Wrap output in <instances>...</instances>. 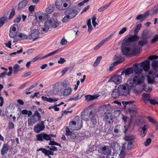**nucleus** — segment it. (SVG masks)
Returning a JSON list of instances; mask_svg holds the SVG:
<instances>
[{"mask_svg":"<svg viewBox=\"0 0 158 158\" xmlns=\"http://www.w3.org/2000/svg\"><path fill=\"white\" fill-rule=\"evenodd\" d=\"M123 40L121 47L122 53L123 55H127L129 52L133 55L139 53L143 46L147 43V40Z\"/></svg>","mask_w":158,"mask_h":158,"instance_id":"obj_1","label":"nucleus"},{"mask_svg":"<svg viewBox=\"0 0 158 158\" xmlns=\"http://www.w3.org/2000/svg\"><path fill=\"white\" fill-rule=\"evenodd\" d=\"M144 77L143 75L132 74L127 81V85L130 88L135 87L137 85H140L143 81Z\"/></svg>","mask_w":158,"mask_h":158,"instance_id":"obj_2","label":"nucleus"},{"mask_svg":"<svg viewBox=\"0 0 158 158\" xmlns=\"http://www.w3.org/2000/svg\"><path fill=\"white\" fill-rule=\"evenodd\" d=\"M152 64L154 70L152 71H150L149 72V75L147 76L148 81L149 84H153L156 82L155 78H158V70L156 69L158 68V61L153 60Z\"/></svg>","mask_w":158,"mask_h":158,"instance_id":"obj_3","label":"nucleus"},{"mask_svg":"<svg viewBox=\"0 0 158 158\" xmlns=\"http://www.w3.org/2000/svg\"><path fill=\"white\" fill-rule=\"evenodd\" d=\"M149 61L148 60H145L142 62L140 64H135L133 65V68L135 74L138 75H142L143 70L145 71H148L150 69Z\"/></svg>","mask_w":158,"mask_h":158,"instance_id":"obj_4","label":"nucleus"},{"mask_svg":"<svg viewBox=\"0 0 158 158\" xmlns=\"http://www.w3.org/2000/svg\"><path fill=\"white\" fill-rule=\"evenodd\" d=\"M58 25V23L56 22L54 19L52 18L48 19L44 23V27L42 28V34L46 33L51 27L56 28Z\"/></svg>","mask_w":158,"mask_h":158,"instance_id":"obj_5","label":"nucleus"},{"mask_svg":"<svg viewBox=\"0 0 158 158\" xmlns=\"http://www.w3.org/2000/svg\"><path fill=\"white\" fill-rule=\"evenodd\" d=\"M41 118L40 113L37 110H35L31 117L28 119V125H33L35 123L40 121Z\"/></svg>","mask_w":158,"mask_h":158,"instance_id":"obj_6","label":"nucleus"},{"mask_svg":"<svg viewBox=\"0 0 158 158\" xmlns=\"http://www.w3.org/2000/svg\"><path fill=\"white\" fill-rule=\"evenodd\" d=\"M80 11L78 8L76 6H73L68 7L64 13L65 14H68L72 19L75 17L78 14Z\"/></svg>","mask_w":158,"mask_h":158,"instance_id":"obj_7","label":"nucleus"},{"mask_svg":"<svg viewBox=\"0 0 158 158\" xmlns=\"http://www.w3.org/2000/svg\"><path fill=\"white\" fill-rule=\"evenodd\" d=\"M120 95L124 96H127L130 94L131 88L128 87L127 84L120 85L117 87Z\"/></svg>","mask_w":158,"mask_h":158,"instance_id":"obj_8","label":"nucleus"},{"mask_svg":"<svg viewBox=\"0 0 158 158\" xmlns=\"http://www.w3.org/2000/svg\"><path fill=\"white\" fill-rule=\"evenodd\" d=\"M114 60L117 61L111 64L109 67V70L112 71V69L114 66L121 63L124 61L125 59L123 57L121 54H116L114 58Z\"/></svg>","mask_w":158,"mask_h":158,"instance_id":"obj_9","label":"nucleus"},{"mask_svg":"<svg viewBox=\"0 0 158 158\" xmlns=\"http://www.w3.org/2000/svg\"><path fill=\"white\" fill-rule=\"evenodd\" d=\"M93 113L92 111L90 110H83L81 115L82 119L85 121L89 120Z\"/></svg>","mask_w":158,"mask_h":158,"instance_id":"obj_10","label":"nucleus"},{"mask_svg":"<svg viewBox=\"0 0 158 158\" xmlns=\"http://www.w3.org/2000/svg\"><path fill=\"white\" fill-rule=\"evenodd\" d=\"M100 152L105 155L109 156L110 155L111 153V149L110 146H104L101 147L100 149Z\"/></svg>","mask_w":158,"mask_h":158,"instance_id":"obj_11","label":"nucleus"},{"mask_svg":"<svg viewBox=\"0 0 158 158\" xmlns=\"http://www.w3.org/2000/svg\"><path fill=\"white\" fill-rule=\"evenodd\" d=\"M36 140L42 141L44 139L47 141H50V136L49 135L45 133H41V134L36 135Z\"/></svg>","mask_w":158,"mask_h":158,"instance_id":"obj_12","label":"nucleus"},{"mask_svg":"<svg viewBox=\"0 0 158 158\" xmlns=\"http://www.w3.org/2000/svg\"><path fill=\"white\" fill-rule=\"evenodd\" d=\"M150 127V125L148 124H145L143 125V127H139V134L142 137H144L146 134L148 128Z\"/></svg>","mask_w":158,"mask_h":158,"instance_id":"obj_13","label":"nucleus"},{"mask_svg":"<svg viewBox=\"0 0 158 158\" xmlns=\"http://www.w3.org/2000/svg\"><path fill=\"white\" fill-rule=\"evenodd\" d=\"M122 75H116L112 77L109 80L108 82H113L115 84H118L120 83L122 81Z\"/></svg>","mask_w":158,"mask_h":158,"instance_id":"obj_14","label":"nucleus"},{"mask_svg":"<svg viewBox=\"0 0 158 158\" xmlns=\"http://www.w3.org/2000/svg\"><path fill=\"white\" fill-rule=\"evenodd\" d=\"M44 128V121H41L40 123H38L36 126H35L34 131L35 132L38 133L42 131Z\"/></svg>","mask_w":158,"mask_h":158,"instance_id":"obj_15","label":"nucleus"},{"mask_svg":"<svg viewBox=\"0 0 158 158\" xmlns=\"http://www.w3.org/2000/svg\"><path fill=\"white\" fill-rule=\"evenodd\" d=\"M152 35L151 32L148 30H143L141 34V37L142 40H146L150 38Z\"/></svg>","mask_w":158,"mask_h":158,"instance_id":"obj_16","label":"nucleus"},{"mask_svg":"<svg viewBox=\"0 0 158 158\" xmlns=\"http://www.w3.org/2000/svg\"><path fill=\"white\" fill-rule=\"evenodd\" d=\"M110 144L111 148H112L113 150L115 151H118L120 150L121 146L116 142H111L110 143Z\"/></svg>","mask_w":158,"mask_h":158,"instance_id":"obj_17","label":"nucleus"},{"mask_svg":"<svg viewBox=\"0 0 158 158\" xmlns=\"http://www.w3.org/2000/svg\"><path fill=\"white\" fill-rule=\"evenodd\" d=\"M116 126L119 130L120 132H123L125 134L127 133L129 128V125L127 126L122 125H117Z\"/></svg>","mask_w":158,"mask_h":158,"instance_id":"obj_18","label":"nucleus"},{"mask_svg":"<svg viewBox=\"0 0 158 158\" xmlns=\"http://www.w3.org/2000/svg\"><path fill=\"white\" fill-rule=\"evenodd\" d=\"M113 118L111 113L107 112L105 113L104 119L106 123L110 124L111 122H113Z\"/></svg>","mask_w":158,"mask_h":158,"instance_id":"obj_19","label":"nucleus"},{"mask_svg":"<svg viewBox=\"0 0 158 158\" xmlns=\"http://www.w3.org/2000/svg\"><path fill=\"white\" fill-rule=\"evenodd\" d=\"M80 123H81V126L79 127H78V128H77V127H72V126H75L76 124V123L75 121H72L70 122L69 123V129L72 130H78L80 129L81 128L82 126V121L81 120L80 121Z\"/></svg>","mask_w":158,"mask_h":158,"instance_id":"obj_20","label":"nucleus"},{"mask_svg":"<svg viewBox=\"0 0 158 158\" xmlns=\"http://www.w3.org/2000/svg\"><path fill=\"white\" fill-rule=\"evenodd\" d=\"M136 136L133 134H130L124 137V140L127 141H134L135 139Z\"/></svg>","mask_w":158,"mask_h":158,"instance_id":"obj_21","label":"nucleus"},{"mask_svg":"<svg viewBox=\"0 0 158 158\" xmlns=\"http://www.w3.org/2000/svg\"><path fill=\"white\" fill-rule=\"evenodd\" d=\"M120 94V92L118 90V89L116 87L114 89L111 94L112 97L114 99H116L118 98L120 96H121Z\"/></svg>","mask_w":158,"mask_h":158,"instance_id":"obj_22","label":"nucleus"},{"mask_svg":"<svg viewBox=\"0 0 158 158\" xmlns=\"http://www.w3.org/2000/svg\"><path fill=\"white\" fill-rule=\"evenodd\" d=\"M133 72V67H131L127 68L126 70L123 71L121 72V75H123L124 74L125 76L129 75L132 74Z\"/></svg>","mask_w":158,"mask_h":158,"instance_id":"obj_23","label":"nucleus"},{"mask_svg":"<svg viewBox=\"0 0 158 158\" xmlns=\"http://www.w3.org/2000/svg\"><path fill=\"white\" fill-rule=\"evenodd\" d=\"M9 149V145L8 143H4L3 144L1 149V154L4 155L6 154Z\"/></svg>","mask_w":158,"mask_h":158,"instance_id":"obj_24","label":"nucleus"},{"mask_svg":"<svg viewBox=\"0 0 158 158\" xmlns=\"http://www.w3.org/2000/svg\"><path fill=\"white\" fill-rule=\"evenodd\" d=\"M41 151L46 156H49L50 155H53L54 154L53 151H49L45 148H40L37 150V151Z\"/></svg>","mask_w":158,"mask_h":158,"instance_id":"obj_25","label":"nucleus"},{"mask_svg":"<svg viewBox=\"0 0 158 158\" xmlns=\"http://www.w3.org/2000/svg\"><path fill=\"white\" fill-rule=\"evenodd\" d=\"M97 116L94 113H93L90 118L91 124L93 125H96L97 122Z\"/></svg>","mask_w":158,"mask_h":158,"instance_id":"obj_26","label":"nucleus"},{"mask_svg":"<svg viewBox=\"0 0 158 158\" xmlns=\"http://www.w3.org/2000/svg\"><path fill=\"white\" fill-rule=\"evenodd\" d=\"M39 34V31L36 29L33 31V32L31 33L30 36L32 40H36L38 38V36Z\"/></svg>","mask_w":158,"mask_h":158,"instance_id":"obj_27","label":"nucleus"},{"mask_svg":"<svg viewBox=\"0 0 158 158\" xmlns=\"http://www.w3.org/2000/svg\"><path fill=\"white\" fill-rule=\"evenodd\" d=\"M99 95L98 94H94L93 95H87L85 96V99L87 101L89 102L92 100H93L97 98Z\"/></svg>","mask_w":158,"mask_h":158,"instance_id":"obj_28","label":"nucleus"},{"mask_svg":"<svg viewBox=\"0 0 158 158\" xmlns=\"http://www.w3.org/2000/svg\"><path fill=\"white\" fill-rule=\"evenodd\" d=\"M139 37L137 34L134 33L133 35H129V36H126L123 40H139Z\"/></svg>","mask_w":158,"mask_h":158,"instance_id":"obj_29","label":"nucleus"},{"mask_svg":"<svg viewBox=\"0 0 158 158\" xmlns=\"http://www.w3.org/2000/svg\"><path fill=\"white\" fill-rule=\"evenodd\" d=\"M3 15L0 18V27L3 26L7 21V17Z\"/></svg>","mask_w":158,"mask_h":158,"instance_id":"obj_30","label":"nucleus"},{"mask_svg":"<svg viewBox=\"0 0 158 158\" xmlns=\"http://www.w3.org/2000/svg\"><path fill=\"white\" fill-rule=\"evenodd\" d=\"M63 3L62 2H55V5L56 8L59 10H63L65 9L63 8L62 6Z\"/></svg>","mask_w":158,"mask_h":158,"instance_id":"obj_31","label":"nucleus"},{"mask_svg":"<svg viewBox=\"0 0 158 158\" xmlns=\"http://www.w3.org/2000/svg\"><path fill=\"white\" fill-rule=\"evenodd\" d=\"M27 3V1L26 0H23L18 5V8L21 9L25 7Z\"/></svg>","mask_w":158,"mask_h":158,"instance_id":"obj_32","label":"nucleus"},{"mask_svg":"<svg viewBox=\"0 0 158 158\" xmlns=\"http://www.w3.org/2000/svg\"><path fill=\"white\" fill-rule=\"evenodd\" d=\"M142 89L140 91V92H141L143 90H144L146 92H150L152 90V89L151 87H149L148 88H147V86L144 84H142Z\"/></svg>","mask_w":158,"mask_h":158,"instance_id":"obj_33","label":"nucleus"},{"mask_svg":"<svg viewBox=\"0 0 158 158\" xmlns=\"http://www.w3.org/2000/svg\"><path fill=\"white\" fill-rule=\"evenodd\" d=\"M20 66L18 64H15L13 67V73L15 74L17 73L18 72L20 71Z\"/></svg>","mask_w":158,"mask_h":158,"instance_id":"obj_34","label":"nucleus"},{"mask_svg":"<svg viewBox=\"0 0 158 158\" xmlns=\"http://www.w3.org/2000/svg\"><path fill=\"white\" fill-rule=\"evenodd\" d=\"M72 89L70 87H68L64 90V95L65 96H68L71 93Z\"/></svg>","mask_w":158,"mask_h":158,"instance_id":"obj_35","label":"nucleus"},{"mask_svg":"<svg viewBox=\"0 0 158 158\" xmlns=\"http://www.w3.org/2000/svg\"><path fill=\"white\" fill-rule=\"evenodd\" d=\"M54 9V6L53 5H50L46 9V12L48 14H50L53 11Z\"/></svg>","mask_w":158,"mask_h":158,"instance_id":"obj_36","label":"nucleus"},{"mask_svg":"<svg viewBox=\"0 0 158 158\" xmlns=\"http://www.w3.org/2000/svg\"><path fill=\"white\" fill-rule=\"evenodd\" d=\"M141 27L142 25L141 23L138 24L137 25L134 31V33L135 34L138 35L139 31L140 30Z\"/></svg>","mask_w":158,"mask_h":158,"instance_id":"obj_37","label":"nucleus"},{"mask_svg":"<svg viewBox=\"0 0 158 158\" xmlns=\"http://www.w3.org/2000/svg\"><path fill=\"white\" fill-rule=\"evenodd\" d=\"M150 94H147L144 93L142 95V98L144 101H148L150 100L149 98Z\"/></svg>","mask_w":158,"mask_h":158,"instance_id":"obj_38","label":"nucleus"},{"mask_svg":"<svg viewBox=\"0 0 158 158\" xmlns=\"http://www.w3.org/2000/svg\"><path fill=\"white\" fill-rule=\"evenodd\" d=\"M17 36L21 40H26L27 38V35L21 32L19 33Z\"/></svg>","mask_w":158,"mask_h":158,"instance_id":"obj_39","label":"nucleus"},{"mask_svg":"<svg viewBox=\"0 0 158 158\" xmlns=\"http://www.w3.org/2000/svg\"><path fill=\"white\" fill-rule=\"evenodd\" d=\"M72 19V18L68 14H66V15L63 18L62 21L64 23H66Z\"/></svg>","mask_w":158,"mask_h":158,"instance_id":"obj_40","label":"nucleus"},{"mask_svg":"<svg viewBox=\"0 0 158 158\" xmlns=\"http://www.w3.org/2000/svg\"><path fill=\"white\" fill-rule=\"evenodd\" d=\"M134 142V141H129L128 142L127 146V149L130 150L134 147V144H133Z\"/></svg>","mask_w":158,"mask_h":158,"instance_id":"obj_41","label":"nucleus"},{"mask_svg":"<svg viewBox=\"0 0 158 158\" xmlns=\"http://www.w3.org/2000/svg\"><path fill=\"white\" fill-rule=\"evenodd\" d=\"M102 58V57L101 56H99L98 57L94 62L93 66L94 67L96 66L100 63Z\"/></svg>","mask_w":158,"mask_h":158,"instance_id":"obj_42","label":"nucleus"},{"mask_svg":"<svg viewBox=\"0 0 158 158\" xmlns=\"http://www.w3.org/2000/svg\"><path fill=\"white\" fill-rule=\"evenodd\" d=\"M136 19L137 20H140V21L141 22L145 20V19L143 16V15L142 14H139L137 15L136 18Z\"/></svg>","mask_w":158,"mask_h":158,"instance_id":"obj_43","label":"nucleus"},{"mask_svg":"<svg viewBox=\"0 0 158 158\" xmlns=\"http://www.w3.org/2000/svg\"><path fill=\"white\" fill-rule=\"evenodd\" d=\"M110 4L105 5L104 6L101 7L98 9L99 12H102L106 10L109 6Z\"/></svg>","mask_w":158,"mask_h":158,"instance_id":"obj_44","label":"nucleus"},{"mask_svg":"<svg viewBox=\"0 0 158 158\" xmlns=\"http://www.w3.org/2000/svg\"><path fill=\"white\" fill-rule=\"evenodd\" d=\"M18 25L17 24H14L10 28V30L12 31L15 32L16 31V28H18Z\"/></svg>","mask_w":158,"mask_h":158,"instance_id":"obj_45","label":"nucleus"},{"mask_svg":"<svg viewBox=\"0 0 158 158\" xmlns=\"http://www.w3.org/2000/svg\"><path fill=\"white\" fill-rule=\"evenodd\" d=\"M17 33L14 31H12L10 30L9 35L10 38H15L17 36Z\"/></svg>","mask_w":158,"mask_h":158,"instance_id":"obj_46","label":"nucleus"},{"mask_svg":"<svg viewBox=\"0 0 158 158\" xmlns=\"http://www.w3.org/2000/svg\"><path fill=\"white\" fill-rule=\"evenodd\" d=\"M48 144L49 145H55L58 146L61 148L62 147L61 146V145L59 143H57L56 142H55L53 141H51L50 140V141Z\"/></svg>","mask_w":158,"mask_h":158,"instance_id":"obj_47","label":"nucleus"},{"mask_svg":"<svg viewBox=\"0 0 158 158\" xmlns=\"http://www.w3.org/2000/svg\"><path fill=\"white\" fill-rule=\"evenodd\" d=\"M15 15V10L14 9H11V11L9 17V19H10L13 18Z\"/></svg>","mask_w":158,"mask_h":158,"instance_id":"obj_48","label":"nucleus"},{"mask_svg":"<svg viewBox=\"0 0 158 158\" xmlns=\"http://www.w3.org/2000/svg\"><path fill=\"white\" fill-rule=\"evenodd\" d=\"M68 3H64L63 4V7L64 8H66L69 6V7L71 6V3L70 1L68 0L67 1Z\"/></svg>","mask_w":158,"mask_h":158,"instance_id":"obj_49","label":"nucleus"},{"mask_svg":"<svg viewBox=\"0 0 158 158\" xmlns=\"http://www.w3.org/2000/svg\"><path fill=\"white\" fill-rule=\"evenodd\" d=\"M152 141V139L150 138H148L144 143V145L145 146H147L149 145Z\"/></svg>","mask_w":158,"mask_h":158,"instance_id":"obj_50","label":"nucleus"},{"mask_svg":"<svg viewBox=\"0 0 158 158\" xmlns=\"http://www.w3.org/2000/svg\"><path fill=\"white\" fill-rule=\"evenodd\" d=\"M42 54H40L37 56H36L31 61L32 62H35V61H37V60H38L42 56Z\"/></svg>","mask_w":158,"mask_h":158,"instance_id":"obj_51","label":"nucleus"},{"mask_svg":"<svg viewBox=\"0 0 158 158\" xmlns=\"http://www.w3.org/2000/svg\"><path fill=\"white\" fill-rule=\"evenodd\" d=\"M87 25L88 27V31H89V29L91 30L92 27L91 24V19H89L87 20Z\"/></svg>","mask_w":158,"mask_h":158,"instance_id":"obj_52","label":"nucleus"},{"mask_svg":"<svg viewBox=\"0 0 158 158\" xmlns=\"http://www.w3.org/2000/svg\"><path fill=\"white\" fill-rule=\"evenodd\" d=\"M35 6L33 5L30 6L28 7V10L31 13L33 12L35 10Z\"/></svg>","mask_w":158,"mask_h":158,"instance_id":"obj_53","label":"nucleus"},{"mask_svg":"<svg viewBox=\"0 0 158 158\" xmlns=\"http://www.w3.org/2000/svg\"><path fill=\"white\" fill-rule=\"evenodd\" d=\"M72 132L70 131L69 129V128H66V133L65 135H72Z\"/></svg>","mask_w":158,"mask_h":158,"instance_id":"obj_54","label":"nucleus"},{"mask_svg":"<svg viewBox=\"0 0 158 158\" xmlns=\"http://www.w3.org/2000/svg\"><path fill=\"white\" fill-rule=\"evenodd\" d=\"M38 85L37 83H36L33 84L32 85L30 86L29 88L26 89H25V91L30 90L33 89V88L35 87L37 85Z\"/></svg>","mask_w":158,"mask_h":158,"instance_id":"obj_55","label":"nucleus"},{"mask_svg":"<svg viewBox=\"0 0 158 158\" xmlns=\"http://www.w3.org/2000/svg\"><path fill=\"white\" fill-rule=\"evenodd\" d=\"M147 118L148 120L150 122L154 123H156V121H155L153 118H151V117L148 116L147 117Z\"/></svg>","mask_w":158,"mask_h":158,"instance_id":"obj_56","label":"nucleus"},{"mask_svg":"<svg viewBox=\"0 0 158 158\" xmlns=\"http://www.w3.org/2000/svg\"><path fill=\"white\" fill-rule=\"evenodd\" d=\"M66 61V60L64 58L61 57L60 58L59 60L58 61V62L60 64H63Z\"/></svg>","mask_w":158,"mask_h":158,"instance_id":"obj_57","label":"nucleus"},{"mask_svg":"<svg viewBox=\"0 0 158 158\" xmlns=\"http://www.w3.org/2000/svg\"><path fill=\"white\" fill-rule=\"evenodd\" d=\"M4 44L8 48H11V41H9L7 43H4Z\"/></svg>","mask_w":158,"mask_h":158,"instance_id":"obj_58","label":"nucleus"},{"mask_svg":"<svg viewBox=\"0 0 158 158\" xmlns=\"http://www.w3.org/2000/svg\"><path fill=\"white\" fill-rule=\"evenodd\" d=\"M127 30V28L124 27L121 29L119 32L118 34L120 35L122 34L123 33Z\"/></svg>","mask_w":158,"mask_h":158,"instance_id":"obj_59","label":"nucleus"},{"mask_svg":"<svg viewBox=\"0 0 158 158\" xmlns=\"http://www.w3.org/2000/svg\"><path fill=\"white\" fill-rule=\"evenodd\" d=\"M89 7L90 6L89 5H88L86 7H85L83 10H82L81 14H82L84 12H86L89 9Z\"/></svg>","mask_w":158,"mask_h":158,"instance_id":"obj_60","label":"nucleus"},{"mask_svg":"<svg viewBox=\"0 0 158 158\" xmlns=\"http://www.w3.org/2000/svg\"><path fill=\"white\" fill-rule=\"evenodd\" d=\"M102 108L103 109H106V110H108L109 108H110L109 104H104L102 106Z\"/></svg>","mask_w":158,"mask_h":158,"instance_id":"obj_61","label":"nucleus"},{"mask_svg":"<svg viewBox=\"0 0 158 158\" xmlns=\"http://www.w3.org/2000/svg\"><path fill=\"white\" fill-rule=\"evenodd\" d=\"M61 51V50L60 49H59L50 53L52 56L53 54H55L58 52H60Z\"/></svg>","mask_w":158,"mask_h":158,"instance_id":"obj_62","label":"nucleus"},{"mask_svg":"<svg viewBox=\"0 0 158 158\" xmlns=\"http://www.w3.org/2000/svg\"><path fill=\"white\" fill-rule=\"evenodd\" d=\"M125 148L123 145L122 146V149L121 150H120V155H123L124 154V151L125 150Z\"/></svg>","mask_w":158,"mask_h":158,"instance_id":"obj_63","label":"nucleus"},{"mask_svg":"<svg viewBox=\"0 0 158 158\" xmlns=\"http://www.w3.org/2000/svg\"><path fill=\"white\" fill-rule=\"evenodd\" d=\"M21 18L20 17H18L15 18L14 21V23H19L21 20Z\"/></svg>","mask_w":158,"mask_h":158,"instance_id":"obj_64","label":"nucleus"}]
</instances>
